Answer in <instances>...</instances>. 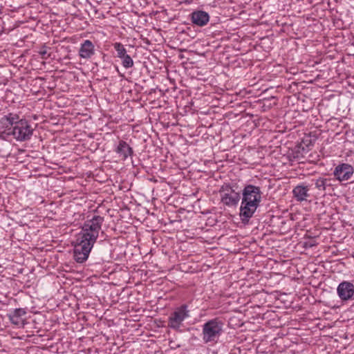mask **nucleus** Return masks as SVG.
Masks as SVG:
<instances>
[{"label": "nucleus", "mask_w": 354, "mask_h": 354, "mask_svg": "<svg viewBox=\"0 0 354 354\" xmlns=\"http://www.w3.org/2000/svg\"><path fill=\"white\" fill-rule=\"evenodd\" d=\"M95 54V46L91 41L85 40L80 46L79 55L84 59H89Z\"/></svg>", "instance_id": "4468645a"}, {"label": "nucleus", "mask_w": 354, "mask_h": 354, "mask_svg": "<svg viewBox=\"0 0 354 354\" xmlns=\"http://www.w3.org/2000/svg\"><path fill=\"white\" fill-rule=\"evenodd\" d=\"M242 201L239 216L243 224H248L250 219L259 207L262 199L261 188L253 185H247L242 192Z\"/></svg>", "instance_id": "f257e3e1"}, {"label": "nucleus", "mask_w": 354, "mask_h": 354, "mask_svg": "<svg viewBox=\"0 0 354 354\" xmlns=\"http://www.w3.org/2000/svg\"><path fill=\"white\" fill-rule=\"evenodd\" d=\"M113 46H114L115 50L117 52L118 57L121 59L122 57H123L124 56H125L127 55V50H126L125 48L124 47V46L121 43L116 42L114 44Z\"/></svg>", "instance_id": "f3484780"}, {"label": "nucleus", "mask_w": 354, "mask_h": 354, "mask_svg": "<svg viewBox=\"0 0 354 354\" xmlns=\"http://www.w3.org/2000/svg\"><path fill=\"white\" fill-rule=\"evenodd\" d=\"M189 317V310L187 304L177 307L169 315L167 321L169 328L176 332H182L181 327L183 322Z\"/></svg>", "instance_id": "20e7f679"}, {"label": "nucleus", "mask_w": 354, "mask_h": 354, "mask_svg": "<svg viewBox=\"0 0 354 354\" xmlns=\"http://www.w3.org/2000/svg\"><path fill=\"white\" fill-rule=\"evenodd\" d=\"M354 174L353 167L348 163H341L334 169L333 174L335 179L339 182L347 181L351 178Z\"/></svg>", "instance_id": "6e6552de"}, {"label": "nucleus", "mask_w": 354, "mask_h": 354, "mask_svg": "<svg viewBox=\"0 0 354 354\" xmlns=\"http://www.w3.org/2000/svg\"><path fill=\"white\" fill-rule=\"evenodd\" d=\"M26 314V310L24 308H16L12 313L8 315V317L11 323L16 326H24V319L23 316Z\"/></svg>", "instance_id": "2eb2a0df"}, {"label": "nucleus", "mask_w": 354, "mask_h": 354, "mask_svg": "<svg viewBox=\"0 0 354 354\" xmlns=\"http://www.w3.org/2000/svg\"><path fill=\"white\" fill-rule=\"evenodd\" d=\"M192 23L197 26L203 27L209 21V15L203 10H194L190 14Z\"/></svg>", "instance_id": "f8f14e48"}, {"label": "nucleus", "mask_w": 354, "mask_h": 354, "mask_svg": "<svg viewBox=\"0 0 354 354\" xmlns=\"http://www.w3.org/2000/svg\"><path fill=\"white\" fill-rule=\"evenodd\" d=\"M39 53L43 59H47L49 57V54H48L45 47L42 48Z\"/></svg>", "instance_id": "6ab92c4d"}, {"label": "nucleus", "mask_w": 354, "mask_h": 354, "mask_svg": "<svg viewBox=\"0 0 354 354\" xmlns=\"http://www.w3.org/2000/svg\"><path fill=\"white\" fill-rule=\"evenodd\" d=\"M329 181V179L319 177V178L315 180V188L319 192H324L326 191V187L330 185L328 183Z\"/></svg>", "instance_id": "dca6fc26"}, {"label": "nucleus", "mask_w": 354, "mask_h": 354, "mask_svg": "<svg viewBox=\"0 0 354 354\" xmlns=\"http://www.w3.org/2000/svg\"><path fill=\"white\" fill-rule=\"evenodd\" d=\"M94 242L77 235L74 248V259L80 263L86 261L89 256Z\"/></svg>", "instance_id": "39448f33"}, {"label": "nucleus", "mask_w": 354, "mask_h": 354, "mask_svg": "<svg viewBox=\"0 0 354 354\" xmlns=\"http://www.w3.org/2000/svg\"><path fill=\"white\" fill-rule=\"evenodd\" d=\"M11 132V135L15 139L23 142L30 139L33 133V129L26 120L19 119V116L17 115V120H16Z\"/></svg>", "instance_id": "423d86ee"}, {"label": "nucleus", "mask_w": 354, "mask_h": 354, "mask_svg": "<svg viewBox=\"0 0 354 354\" xmlns=\"http://www.w3.org/2000/svg\"><path fill=\"white\" fill-rule=\"evenodd\" d=\"M17 120V114L9 113L0 120V134L11 135L12 129Z\"/></svg>", "instance_id": "9d476101"}, {"label": "nucleus", "mask_w": 354, "mask_h": 354, "mask_svg": "<svg viewBox=\"0 0 354 354\" xmlns=\"http://www.w3.org/2000/svg\"><path fill=\"white\" fill-rule=\"evenodd\" d=\"M309 191L310 187L308 185L301 183L295 186L292 189L293 197L297 202L306 201L310 197Z\"/></svg>", "instance_id": "9b49d317"}, {"label": "nucleus", "mask_w": 354, "mask_h": 354, "mask_svg": "<svg viewBox=\"0 0 354 354\" xmlns=\"http://www.w3.org/2000/svg\"><path fill=\"white\" fill-rule=\"evenodd\" d=\"M104 217L95 215L91 219H87L83 224L80 232L77 234L94 243L96 242L99 232L104 222Z\"/></svg>", "instance_id": "7ed1b4c3"}, {"label": "nucleus", "mask_w": 354, "mask_h": 354, "mask_svg": "<svg viewBox=\"0 0 354 354\" xmlns=\"http://www.w3.org/2000/svg\"><path fill=\"white\" fill-rule=\"evenodd\" d=\"M221 203L228 207L236 206L240 201V194L229 185H223L219 189Z\"/></svg>", "instance_id": "0eeeda50"}, {"label": "nucleus", "mask_w": 354, "mask_h": 354, "mask_svg": "<svg viewBox=\"0 0 354 354\" xmlns=\"http://www.w3.org/2000/svg\"><path fill=\"white\" fill-rule=\"evenodd\" d=\"M337 292L342 301L351 300L354 295V285L349 281H344L338 285Z\"/></svg>", "instance_id": "1a4fd4ad"}, {"label": "nucleus", "mask_w": 354, "mask_h": 354, "mask_svg": "<svg viewBox=\"0 0 354 354\" xmlns=\"http://www.w3.org/2000/svg\"><path fill=\"white\" fill-rule=\"evenodd\" d=\"M115 151L121 160H125L133 153V149L124 140H120Z\"/></svg>", "instance_id": "ddd939ff"}, {"label": "nucleus", "mask_w": 354, "mask_h": 354, "mask_svg": "<svg viewBox=\"0 0 354 354\" xmlns=\"http://www.w3.org/2000/svg\"><path fill=\"white\" fill-rule=\"evenodd\" d=\"M224 323L220 318H214L203 325L202 339L205 344H216L223 332Z\"/></svg>", "instance_id": "f03ea898"}, {"label": "nucleus", "mask_w": 354, "mask_h": 354, "mask_svg": "<svg viewBox=\"0 0 354 354\" xmlns=\"http://www.w3.org/2000/svg\"><path fill=\"white\" fill-rule=\"evenodd\" d=\"M121 59L122 64L125 68H129L133 66V61L129 55L127 54L125 56L122 57Z\"/></svg>", "instance_id": "a211bd4d"}]
</instances>
